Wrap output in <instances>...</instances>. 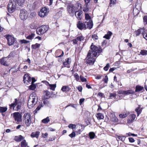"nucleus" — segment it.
<instances>
[{"mask_svg": "<svg viewBox=\"0 0 147 147\" xmlns=\"http://www.w3.org/2000/svg\"><path fill=\"white\" fill-rule=\"evenodd\" d=\"M95 136V133L93 132H91L89 133V136L90 139H94Z\"/></svg>", "mask_w": 147, "mask_h": 147, "instance_id": "38", "label": "nucleus"}, {"mask_svg": "<svg viewBox=\"0 0 147 147\" xmlns=\"http://www.w3.org/2000/svg\"><path fill=\"white\" fill-rule=\"evenodd\" d=\"M23 118L25 121V123L26 125L29 126L31 124V115L28 113H25L23 116Z\"/></svg>", "mask_w": 147, "mask_h": 147, "instance_id": "9", "label": "nucleus"}, {"mask_svg": "<svg viewBox=\"0 0 147 147\" xmlns=\"http://www.w3.org/2000/svg\"><path fill=\"white\" fill-rule=\"evenodd\" d=\"M93 26L92 22L91 20H89L88 22H82L79 21L77 24V28L81 30H85L86 28L89 29H91Z\"/></svg>", "mask_w": 147, "mask_h": 147, "instance_id": "2", "label": "nucleus"}, {"mask_svg": "<svg viewBox=\"0 0 147 147\" xmlns=\"http://www.w3.org/2000/svg\"><path fill=\"white\" fill-rule=\"evenodd\" d=\"M126 95L134 94L135 92L132 90H129L125 91Z\"/></svg>", "mask_w": 147, "mask_h": 147, "instance_id": "37", "label": "nucleus"}, {"mask_svg": "<svg viewBox=\"0 0 147 147\" xmlns=\"http://www.w3.org/2000/svg\"><path fill=\"white\" fill-rule=\"evenodd\" d=\"M40 132L38 131L33 132L31 134L30 136L32 138L35 137L36 138H38L40 134Z\"/></svg>", "mask_w": 147, "mask_h": 147, "instance_id": "19", "label": "nucleus"}, {"mask_svg": "<svg viewBox=\"0 0 147 147\" xmlns=\"http://www.w3.org/2000/svg\"><path fill=\"white\" fill-rule=\"evenodd\" d=\"M30 27L32 29H35L36 28V26L34 23H32L30 25Z\"/></svg>", "mask_w": 147, "mask_h": 147, "instance_id": "47", "label": "nucleus"}, {"mask_svg": "<svg viewBox=\"0 0 147 147\" xmlns=\"http://www.w3.org/2000/svg\"><path fill=\"white\" fill-rule=\"evenodd\" d=\"M112 34V33L111 32L109 31L107 34H105L103 37L104 38H105L107 39H109L110 38Z\"/></svg>", "mask_w": 147, "mask_h": 147, "instance_id": "23", "label": "nucleus"}, {"mask_svg": "<svg viewBox=\"0 0 147 147\" xmlns=\"http://www.w3.org/2000/svg\"><path fill=\"white\" fill-rule=\"evenodd\" d=\"M111 121L115 123H117L118 121V118L115 116H114L111 119Z\"/></svg>", "mask_w": 147, "mask_h": 147, "instance_id": "43", "label": "nucleus"}, {"mask_svg": "<svg viewBox=\"0 0 147 147\" xmlns=\"http://www.w3.org/2000/svg\"><path fill=\"white\" fill-rule=\"evenodd\" d=\"M73 75L76 80L77 81H78L79 80V77L78 74L77 73H75Z\"/></svg>", "mask_w": 147, "mask_h": 147, "instance_id": "45", "label": "nucleus"}, {"mask_svg": "<svg viewBox=\"0 0 147 147\" xmlns=\"http://www.w3.org/2000/svg\"><path fill=\"white\" fill-rule=\"evenodd\" d=\"M77 7H76L77 10H81L82 9L81 4L80 3H77L76 4Z\"/></svg>", "mask_w": 147, "mask_h": 147, "instance_id": "49", "label": "nucleus"}, {"mask_svg": "<svg viewBox=\"0 0 147 147\" xmlns=\"http://www.w3.org/2000/svg\"><path fill=\"white\" fill-rule=\"evenodd\" d=\"M71 59L70 58H68L67 59L66 61L63 63V64L64 66L65 67H69V65L71 63Z\"/></svg>", "mask_w": 147, "mask_h": 147, "instance_id": "18", "label": "nucleus"}, {"mask_svg": "<svg viewBox=\"0 0 147 147\" xmlns=\"http://www.w3.org/2000/svg\"><path fill=\"white\" fill-rule=\"evenodd\" d=\"M40 46V44L36 43L34 45H32V47L33 49H36L39 48Z\"/></svg>", "mask_w": 147, "mask_h": 147, "instance_id": "30", "label": "nucleus"}, {"mask_svg": "<svg viewBox=\"0 0 147 147\" xmlns=\"http://www.w3.org/2000/svg\"><path fill=\"white\" fill-rule=\"evenodd\" d=\"M38 3L37 1L34 2L33 5L32 6V9H34L35 8L36 6V5Z\"/></svg>", "mask_w": 147, "mask_h": 147, "instance_id": "64", "label": "nucleus"}, {"mask_svg": "<svg viewBox=\"0 0 147 147\" xmlns=\"http://www.w3.org/2000/svg\"><path fill=\"white\" fill-rule=\"evenodd\" d=\"M29 87V88L30 90H34L36 87V86L34 84H31Z\"/></svg>", "mask_w": 147, "mask_h": 147, "instance_id": "42", "label": "nucleus"}, {"mask_svg": "<svg viewBox=\"0 0 147 147\" xmlns=\"http://www.w3.org/2000/svg\"><path fill=\"white\" fill-rule=\"evenodd\" d=\"M7 107H0V113H3L5 112L7 110Z\"/></svg>", "mask_w": 147, "mask_h": 147, "instance_id": "29", "label": "nucleus"}, {"mask_svg": "<svg viewBox=\"0 0 147 147\" xmlns=\"http://www.w3.org/2000/svg\"><path fill=\"white\" fill-rule=\"evenodd\" d=\"M140 53L142 55H147V50H142L141 51Z\"/></svg>", "mask_w": 147, "mask_h": 147, "instance_id": "41", "label": "nucleus"}, {"mask_svg": "<svg viewBox=\"0 0 147 147\" xmlns=\"http://www.w3.org/2000/svg\"><path fill=\"white\" fill-rule=\"evenodd\" d=\"M68 127L69 128L73 129L76 128V126L75 124H71L69 125Z\"/></svg>", "mask_w": 147, "mask_h": 147, "instance_id": "48", "label": "nucleus"}, {"mask_svg": "<svg viewBox=\"0 0 147 147\" xmlns=\"http://www.w3.org/2000/svg\"><path fill=\"white\" fill-rule=\"evenodd\" d=\"M70 89V88L68 86H63L61 89V90L63 92H68Z\"/></svg>", "mask_w": 147, "mask_h": 147, "instance_id": "24", "label": "nucleus"}, {"mask_svg": "<svg viewBox=\"0 0 147 147\" xmlns=\"http://www.w3.org/2000/svg\"><path fill=\"white\" fill-rule=\"evenodd\" d=\"M82 11L81 10H77L75 12V15L78 20H81L82 18Z\"/></svg>", "mask_w": 147, "mask_h": 147, "instance_id": "15", "label": "nucleus"}, {"mask_svg": "<svg viewBox=\"0 0 147 147\" xmlns=\"http://www.w3.org/2000/svg\"><path fill=\"white\" fill-rule=\"evenodd\" d=\"M76 134L75 132H72L69 135V136L71 138H73L75 136Z\"/></svg>", "mask_w": 147, "mask_h": 147, "instance_id": "56", "label": "nucleus"}, {"mask_svg": "<svg viewBox=\"0 0 147 147\" xmlns=\"http://www.w3.org/2000/svg\"><path fill=\"white\" fill-rule=\"evenodd\" d=\"M45 95V98L46 99H48L50 97V92L48 91H45L44 92Z\"/></svg>", "mask_w": 147, "mask_h": 147, "instance_id": "36", "label": "nucleus"}, {"mask_svg": "<svg viewBox=\"0 0 147 147\" xmlns=\"http://www.w3.org/2000/svg\"><path fill=\"white\" fill-rule=\"evenodd\" d=\"M43 107V105L42 104H40L36 108L34 112V114L36 113L37 112L39 111L40 108Z\"/></svg>", "mask_w": 147, "mask_h": 147, "instance_id": "26", "label": "nucleus"}, {"mask_svg": "<svg viewBox=\"0 0 147 147\" xmlns=\"http://www.w3.org/2000/svg\"><path fill=\"white\" fill-rule=\"evenodd\" d=\"M85 7H84L83 11L85 12H87L89 10V9L88 8V6H85Z\"/></svg>", "mask_w": 147, "mask_h": 147, "instance_id": "59", "label": "nucleus"}, {"mask_svg": "<svg viewBox=\"0 0 147 147\" xmlns=\"http://www.w3.org/2000/svg\"><path fill=\"white\" fill-rule=\"evenodd\" d=\"M22 104V102L19 101V99L15 98L13 103L9 105V108L11 109H12L13 110L18 111L21 108Z\"/></svg>", "mask_w": 147, "mask_h": 147, "instance_id": "4", "label": "nucleus"}, {"mask_svg": "<svg viewBox=\"0 0 147 147\" xmlns=\"http://www.w3.org/2000/svg\"><path fill=\"white\" fill-rule=\"evenodd\" d=\"M143 21L145 24H147V16H145L143 18Z\"/></svg>", "mask_w": 147, "mask_h": 147, "instance_id": "60", "label": "nucleus"}, {"mask_svg": "<svg viewBox=\"0 0 147 147\" xmlns=\"http://www.w3.org/2000/svg\"><path fill=\"white\" fill-rule=\"evenodd\" d=\"M109 65L107 63L106 65L104 67V69L105 71H107L109 69Z\"/></svg>", "mask_w": 147, "mask_h": 147, "instance_id": "55", "label": "nucleus"}, {"mask_svg": "<svg viewBox=\"0 0 147 147\" xmlns=\"http://www.w3.org/2000/svg\"><path fill=\"white\" fill-rule=\"evenodd\" d=\"M110 5L111 6L112 5H113L115 4L116 1V0H110Z\"/></svg>", "mask_w": 147, "mask_h": 147, "instance_id": "52", "label": "nucleus"}, {"mask_svg": "<svg viewBox=\"0 0 147 147\" xmlns=\"http://www.w3.org/2000/svg\"><path fill=\"white\" fill-rule=\"evenodd\" d=\"M23 80L24 83H30L31 82V78L28 74H25L24 76Z\"/></svg>", "mask_w": 147, "mask_h": 147, "instance_id": "14", "label": "nucleus"}, {"mask_svg": "<svg viewBox=\"0 0 147 147\" xmlns=\"http://www.w3.org/2000/svg\"><path fill=\"white\" fill-rule=\"evenodd\" d=\"M67 9L69 14L74 15L75 11L77 10V8L73 4H69L67 6Z\"/></svg>", "mask_w": 147, "mask_h": 147, "instance_id": "7", "label": "nucleus"}, {"mask_svg": "<svg viewBox=\"0 0 147 147\" xmlns=\"http://www.w3.org/2000/svg\"><path fill=\"white\" fill-rule=\"evenodd\" d=\"M141 106L139 105L138 107L135 109V111L137 113V116H138L141 113L142 109L140 108Z\"/></svg>", "mask_w": 147, "mask_h": 147, "instance_id": "20", "label": "nucleus"}, {"mask_svg": "<svg viewBox=\"0 0 147 147\" xmlns=\"http://www.w3.org/2000/svg\"><path fill=\"white\" fill-rule=\"evenodd\" d=\"M28 15L27 12L26 10L24 9L20 10V16L22 20L26 19L28 16Z\"/></svg>", "mask_w": 147, "mask_h": 147, "instance_id": "11", "label": "nucleus"}, {"mask_svg": "<svg viewBox=\"0 0 147 147\" xmlns=\"http://www.w3.org/2000/svg\"><path fill=\"white\" fill-rule=\"evenodd\" d=\"M118 94H123L124 95H126L125 91L120 90L118 91Z\"/></svg>", "mask_w": 147, "mask_h": 147, "instance_id": "54", "label": "nucleus"}, {"mask_svg": "<svg viewBox=\"0 0 147 147\" xmlns=\"http://www.w3.org/2000/svg\"><path fill=\"white\" fill-rule=\"evenodd\" d=\"M144 30V28L138 29L137 30L135 31L134 32L133 34L134 36H139L141 32H142V33Z\"/></svg>", "mask_w": 147, "mask_h": 147, "instance_id": "16", "label": "nucleus"}, {"mask_svg": "<svg viewBox=\"0 0 147 147\" xmlns=\"http://www.w3.org/2000/svg\"><path fill=\"white\" fill-rule=\"evenodd\" d=\"M48 135V134L47 133L45 134L42 133V137L44 138H45L47 137Z\"/></svg>", "mask_w": 147, "mask_h": 147, "instance_id": "58", "label": "nucleus"}, {"mask_svg": "<svg viewBox=\"0 0 147 147\" xmlns=\"http://www.w3.org/2000/svg\"><path fill=\"white\" fill-rule=\"evenodd\" d=\"M90 50L88 53L86 63L90 65H92L95 62V59L94 57H95L97 55V53L102 52V50L99 49L97 46L93 45L92 44L90 46Z\"/></svg>", "mask_w": 147, "mask_h": 147, "instance_id": "1", "label": "nucleus"}, {"mask_svg": "<svg viewBox=\"0 0 147 147\" xmlns=\"http://www.w3.org/2000/svg\"><path fill=\"white\" fill-rule=\"evenodd\" d=\"M20 42L21 44H23V43L26 44V43H27L29 42V41H28V40H25L24 39H23V40H20Z\"/></svg>", "mask_w": 147, "mask_h": 147, "instance_id": "53", "label": "nucleus"}, {"mask_svg": "<svg viewBox=\"0 0 147 147\" xmlns=\"http://www.w3.org/2000/svg\"><path fill=\"white\" fill-rule=\"evenodd\" d=\"M80 78L82 82H86L87 81L86 79L82 75L80 76Z\"/></svg>", "mask_w": 147, "mask_h": 147, "instance_id": "46", "label": "nucleus"}, {"mask_svg": "<svg viewBox=\"0 0 147 147\" xmlns=\"http://www.w3.org/2000/svg\"><path fill=\"white\" fill-rule=\"evenodd\" d=\"M78 41H81L82 40H83L84 39V37L82 36H79L76 38Z\"/></svg>", "mask_w": 147, "mask_h": 147, "instance_id": "51", "label": "nucleus"}, {"mask_svg": "<svg viewBox=\"0 0 147 147\" xmlns=\"http://www.w3.org/2000/svg\"><path fill=\"white\" fill-rule=\"evenodd\" d=\"M144 89L143 86L139 85H137L136 87L135 92H138L141 91L142 90Z\"/></svg>", "mask_w": 147, "mask_h": 147, "instance_id": "22", "label": "nucleus"}, {"mask_svg": "<svg viewBox=\"0 0 147 147\" xmlns=\"http://www.w3.org/2000/svg\"><path fill=\"white\" fill-rule=\"evenodd\" d=\"M143 37L146 40H147V31L144 28V30L143 31L142 33Z\"/></svg>", "mask_w": 147, "mask_h": 147, "instance_id": "35", "label": "nucleus"}, {"mask_svg": "<svg viewBox=\"0 0 147 147\" xmlns=\"http://www.w3.org/2000/svg\"><path fill=\"white\" fill-rule=\"evenodd\" d=\"M85 99L84 98H82L80 99L79 100L80 104L81 105L82 103L84 101Z\"/></svg>", "mask_w": 147, "mask_h": 147, "instance_id": "63", "label": "nucleus"}, {"mask_svg": "<svg viewBox=\"0 0 147 147\" xmlns=\"http://www.w3.org/2000/svg\"><path fill=\"white\" fill-rule=\"evenodd\" d=\"M24 1L25 0H16L17 3L20 6H22L23 5Z\"/></svg>", "mask_w": 147, "mask_h": 147, "instance_id": "31", "label": "nucleus"}, {"mask_svg": "<svg viewBox=\"0 0 147 147\" xmlns=\"http://www.w3.org/2000/svg\"><path fill=\"white\" fill-rule=\"evenodd\" d=\"M38 101L37 97L35 93H32L30 95L28 102V106L29 109L33 107Z\"/></svg>", "mask_w": 147, "mask_h": 147, "instance_id": "3", "label": "nucleus"}, {"mask_svg": "<svg viewBox=\"0 0 147 147\" xmlns=\"http://www.w3.org/2000/svg\"><path fill=\"white\" fill-rule=\"evenodd\" d=\"M13 116L15 121H17V123L22 121V116L19 112H15L13 113Z\"/></svg>", "mask_w": 147, "mask_h": 147, "instance_id": "12", "label": "nucleus"}, {"mask_svg": "<svg viewBox=\"0 0 147 147\" xmlns=\"http://www.w3.org/2000/svg\"><path fill=\"white\" fill-rule=\"evenodd\" d=\"M49 11L48 9L46 7L42 8L38 13V15L41 17L43 18L47 16Z\"/></svg>", "mask_w": 147, "mask_h": 147, "instance_id": "10", "label": "nucleus"}, {"mask_svg": "<svg viewBox=\"0 0 147 147\" xmlns=\"http://www.w3.org/2000/svg\"><path fill=\"white\" fill-rule=\"evenodd\" d=\"M5 36L7 40V43L9 46L12 45L16 41V39L12 35L8 34L5 35Z\"/></svg>", "mask_w": 147, "mask_h": 147, "instance_id": "6", "label": "nucleus"}, {"mask_svg": "<svg viewBox=\"0 0 147 147\" xmlns=\"http://www.w3.org/2000/svg\"><path fill=\"white\" fill-rule=\"evenodd\" d=\"M117 137L122 142L124 141L125 140V136H117Z\"/></svg>", "mask_w": 147, "mask_h": 147, "instance_id": "44", "label": "nucleus"}, {"mask_svg": "<svg viewBox=\"0 0 147 147\" xmlns=\"http://www.w3.org/2000/svg\"><path fill=\"white\" fill-rule=\"evenodd\" d=\"M0 63L4 66L7 67L9 65L7 57H4L0 59Z\"/></svg>", "mask_w": 147, "mask_h": 147, "instance_id": "13", "label": "nucleus"}, {"mask_svg": "<svg viewBox=\"0 0 147 147\" xmlns=\"http://www.w3.org/2000/svg\"><path fill=\"white\" fill-rule=\"evenodd\" d=\"M20 68V66H19L17 68V69H14L13 68H11V69H10L9 71H11L12 73H15L17 72L19 70L20 71V70L19 69Z\"/></svg>", "mask_w": 147, "mask_h": 147, "instance_id": "33", "label": "nucleus"}, {"mask_svg": "<svg viewBox=\"0 0 147 147\" xmlns=\"http://www.w3.org/2000/svg\"><path fill=\"white\" fill-rule=\"evenodd\" d=\"M50 121V119L48 117H47L46 118L44 119L42 121V122L45 124L48 123Z\"/></svg>", "mask_w": 147, "mask_h": 147, "instance_id": "34", "label": "nucleus"}, {"mask_svg": "<svg viewBox=\"0 0 147 147\" xmlns=\"http://www.w3.org/2000/svg\"><path fill=\"white\" fill-rule=\"evenodd\" d=\"M24 138V137L20 135L19 136H15L14 140L16 142H20L23 140Z\"/></svg>", "mask_w": 147, "mask_h": 147, "instance_id": "21", "label": "nucleus"}, {"mask_svg": "<svg viewBox=\"0 0 147 147\" xmlns=\"http://www.w3.org/2000/svg\"><path fill=\"white\" fill-rule=\"evenodd\" d=\"M85 18L86 20H88L91 19V17L88 13H86L85 14Z\"/></svg>", "mask_w": 147, "mask_h": 147, "instance_id": "50", "label": "nucleus"}, {"mask_svg": "<svg viewBox=\"0 0 147 147\" xmlns=\"http://www.w3.org/2000/svg\"><path fill=\"white\" fill-rule=\"evenodd\" d=\"M50 87V88L51 90H55V89L56 87V84H50L49 86Z\"/></svg>", "mask_w": 147, "mask_h": 147, "instance_id": "40", "label": "nucleus"}, {"mask_svg": "<svg viewBox=\"0 0 147 147\" xmlns=\"http://www.w3.org/2000/svg\"><path fill=\"white\" fill-rule=\"evenodd\" d=\"M35 35V34L34 33H32L31 34L28 35H26V39L31 40L34 38Z\"/></svg>", "mask_w": 147, "mask_h": 147, "instance_id": "25", "label": "nucleus"}, {"mask_svg": "<svg viewBox=\"0 0 147 147\" xmlns=\"http://www.w3.org/2000/svg\"><path fill=\"white\" fill-rule=\"evenodd\" d=\"M28 145L27 142H26L25 140H23L21 143V146L22 147H26Z\"/></svg>", "mask_w": 147, "mask_h": 147, "instance_id": "32", "label": "nucleus"}, {"mask_svg": "<svg viewBox=\"0 0 147 147\" xmlns=\"http://www.w3.org/2000/svg\"><path fill=\"white\" fill-rule=\"evenodd\" d=\"M42 82L45 84L47 86H49L50 84L47 81L45 80L42 81Z\"/></svg>", "mask_w": 147, "mask_h": 147, "instance_id": "61", "label": "nucleus"}, {"mask_svg": "<svg viewBox=\"0 0 147 147\" xmlns=\"http://www.w3.org/2000/svg\"><path fill=\"white\" fill-rule=\"evenodd\" d=\"M117 94L115 93H113L109 94V97L110 99H112L113 98H115Z\"/></svg>", "mask_w": 147, "mask_h": 147, "instance_id": "39", "label": "nucleus"}, {"mask_svg": "<svg viewBox=\"0 0 147 147\" xmlns=\"http://www.w3.org/2000/svg\"><path fill=\"white\" fill-rule=\"evenodd\" d=\"M49 28V26L47 25H43L41 28H37L36 30V33L39 35H41L46 32Z\"/></svg>", "mask_w": 147, "mask_h": 147, "instance_id": "5", "label": "nucleus"}, {"mask_svg": "<svg viewBox=\"0 0 147 147\" xmlns=\"http://www.w3.org/2000/svg\"><path fill=\"white\" fill-rule=\"evenodd\" d=\"M108 81V78L107 76H105L104 78L103 79V81L104 82V83H106Z\"/></svg>", "mask_w": 147, "mask_h": 147, "instance_id": "57", "label": "nucleus"}, {"mask_svg": "<svg viewBox=\"0 0 147 147\" xmlns=\"http://www.w3.org/2000/svg\"><path fill=\"white\" fill-rule=\"evenodd\" d=\"M126 134L128 136H137V134H132L130 132H129L128 133H127Z\"/></svg>", "mask_w": 147, "mask_h": 147, "instance_id": "62", "label": "nucleus"}, {"mask_svg": "<svg viewBox=\"0 0 147 147\" xmlns=\"http://www.w3.org/2000/svg\"><path fill=\"white\" fill-rule=\"evenodd\" d=\"M138 5V3H136V4L135 8V9H133V13L134 12L135 10L137 9L138 11H138L140 9H141V5L140 4L139 5Z\"/></svg>", "mask_w": 147, "mask_h": 147, "instance_id": "27", "label": "nucleus"}, {"mask_svg": "<svg viewBox=\"0 0 147 147\" xmlns=\"http://www.w3.org/2000/svg\"><path fill=\"white\" fill-rule=\"evenodd\" d=\"M96 115L98 119H102L104 118L103 115L100 113H98Z\"/></svg>", "mask_w": 147, "mask_h": 147, "instance_id": "28", "label": "nucleus"}, {"mask_svg": "<svg viewBox=\"0 0 147 147\" xmlns=\"http://www.w3.org/2000/svg\"><path fill=\"white\" fill-rule=\"evenodd\" d=\"M16 9V3L14 1H10L7 5V10L10 13L13 12Z\"/></svg>", "mask_w": 147, "mask_h": 147, "instance_id": "8", "label": "nucleus"}, {"mask_svg": "<svg viewBox=\"0 0 147 147\" xmlns=\"http://www.w3.org/2000/svg\"><path fill=\"white\" fill-rule=\"evenodd\" d=\"M136 117V115L134 114H130L129 115V118L127 120V123H130L135 119Z\"/></svg>", "mask_w": 147, "mask_h": 147, "instance_id": "17", "label": "nucleus"}]
</instances>
